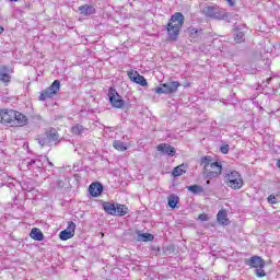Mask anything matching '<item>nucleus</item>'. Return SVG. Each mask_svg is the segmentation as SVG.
I'll return each mask as SVG.
<instances>
[{"label": "nucleus", "instance_id": "nucleus-1", "mask_svg": "<svg viewBox=\"0 0 280 280\" xmlns=\"http://www.w3.org/2000/svg\"><path fill=\"white\" fill-rule=\"evenodd\" d=\"M0 124L11 126V128H23L27 126V116L11 108L0 109Z\"/></svg>", "mask_w": 280, "mask_h": 280}, {"label": "nucleus", "instance_id": "nucleus-2", "mask_svg": "<svg viewBox=\"0 0 280 280\" xmlns=\"http://www.w3.org/2000/svg\"><path fill=\"white\" fill-rule=\"evenodd\" d=\"M183 25H185V15H183V13L175 12L173 15H171V19L166 24L168 43H176V40H178Z\"/></svg>", "mask_w": 280, "mask_h": 280}, {"label": "nucleus", "instance_id": "nucleus-3", "mask_svg": "<svg viewBox=\"0 0 280 280\" xmlns=\"http://www.w3.org/2000/svg\"><path fill=\"white\" fill-rule=\"evenodd\" d=\"M199 165L202 167L205 178L211 180L222 175V163L213 161V156L211 155L201 156Z\"/></svg>", "mask_w": 280, "mask_h": 280}, {"label": "nucleus", "instance_id": "nucleus-4", "mask_svg": "<svg viewBox=\"0 0 280 280\" xmlns=\"http://www.w3.org/2000/svg\"><path fill=\"white\" fill-rule=\"evenodd\" d=\"M223 183L233 191H240L244 187V177L241 172L230 170L223 174Z\"/></svg>", "mask_w": 280, "mask_h": 280}, {"label": "nucleus", "instance_id": "nucleus-5", "mask_svg": "<svg viewBox=\"0 0 280 280\" xmlns=\"http://www.w3.org/2000/svg\"><path fill=\"white\" fill-rule=\"evenodd\" d=\"M102 207L105 213H108V215H117L119 218H124V215H128V213H130L128 206L121 203H110L108 201H104Z\"/></svg>", "mask_w": 280, "mask_h": 280}, {"label": "nucleus", "instance_id": "nucleus-6", "mask_svg": "<svg viewBox=\"0 0 280 280\" xmlns=\"http://www.w3.org/2000/svg\"><path fill=\"white\" fill-rule=\"evenodd\" d=\"M246 266H249V268H255V275L258 278H264L266 277V271L264 270L266 266V260H264L259 256H252L249 259L245 260Z\"/></svg>", "mask_w": 280, "mask_h": 280}, {"label": "nucleus", "instance_id": "nucleus-7", "mask_svg": "<svg viewBox=\"0 0 280 280\" xmlns=\"http://www.w3.org/2000/svg\"><path fill=\"white\" fill-rule=\"evenodd\" d=\"M60 92V81L55 80L50 86L46 90H43L38 96L39 102H46V100H54L55 95H58Z\"/></svg>", "mask_w": 280, "mask_h": 280}, {"label": "nucleus", "instance_id": "nucleus-8", "mask_svg": "<svg viewBox=\"0 0 280 280\" xmlns=\"http://www.w3.org/2000/svg\"><path fill=\"white\" fill-rule=\"evenodd\" d=\"M180 88V82L178 81H172L170 83H163L161 86L155 88L154 92L158 95H172L173 93H176L178 89Z\"/></svg>", "mask_w": 280, "mask_h": 280}, {"label": "nucleus", "instance_id": "nucleus-9", "mask_svg": "<svg viewBox=\"0 0 280 280\" xmlns=\"http://www.w3.org/2000/svg\"><path fill=\"white\" fill-rule=\"evenodd\" d=\"M109 104L113 108L121 109L126 106V101L119 95V92L115 88L108 90Z\"/></svg>", "mask_w": 280, "mask_h": 280}, {"label": "nucleus", "instance_id": "nucleus-10", "mask_svg": "<svg viewBox=\"0 0 280 280\" xmlns=\"http://www.w3.org/2000/svg\"><path fill=\"white\" fill-rule=\"evenodd\" d=\"M127 75L131 82H135V84H140V86H148V80H145L144 75L139 74L138 71L129 70Z\"/></svg>", "mask_w": 280, "mask_h": 280}, {"label": "nucleus", "instance_id": "nucleus-11", "mask_svg": "<svg viewBox=\"0 0 280 280\" xmlns=\"http://www.w3.org/2000/svg\"><path fill=\"white\" fill-rule=\"evenodd\" d=\"M75 235V223L73 221L68 222V226L66 230L61 231L59 234L60 240L62 242H67V240H71Z\"/></svg>", "mask_w": 280, "mask_h": 280}, {"label": "nucleus", "instance_id": "nucleus-12", "mask_svg": "<svg viewBox=\"0 0 280 280\" xmlns=\"http://www.w3.org/2000/svg\"><path fill=\"white\" fill-rule=\"evenodd\" d=\"M10 73H14V70L8 68V66H0V82L8 85L12 81Z\"/></svg>", "mask_w": 280, "mask_h": 280}, {"label": "nucleus", "instance_id": "nucleus-13", "mask_svg": "<svg viewBox=\"0 0 280 280\" xmlns=\"http://www.w3.org/2000/svg\"><path fill=\"white\" fill-rule=\"evenodd\" d=\"M104 186L100 182H94L89 186V194L92 198H100V195L103 194Z\"/></svg>", "mask_w": 280, "mask_h": 280}, {"label": "nucleus", "instance_id": "nucleus-14", "mask_svg": "<svg viewBox=\"0 0 280 280\" xmlns=\"http://www.w3.org/2000/svg\"><path fill=\"white\" fill-rule=\"evenodd\" d=\"M158 152H161V154H167L168 156H175L176 155V149L172 147V144L167 143H160L156 147Z\"/></svg>", "mask_w": 280, "mask_h": 280}, {"label": "nucleus", "instance_id": "nucleus-15", "mask_svg": "<svg viewBox=\"0 0 280 280\" xmlns=\"http://www.w3.org/2000/svg\"><path fill=\"white\" fill-rule=\"evenodd\" d=\"M217 221L219 222V224H223L224 226L231 224V220H229V212H226V210L224 209L219 210L217 214Z\"/></svg>", "mask_w": 280, "mask_h": 280}, {"label": "nucleus", "instance_id": "nucleus-16", "mask_svg": "<svg viewBox=\"0 0 280 280\" xmlns=\"http://www.w3.org/2000/svg\"><path fill=\"white\" fill-rule=\"evenodd\" d=\"M180 202V197L176 194H171L167 197V205L171 209H178V203Z\"/></svg>", "mask_w": 280, "mask_h": 280}, {"label": "nucleus", "instance_id": "nucleus-17", "mask_svg": "<svg viewBox=\"0 0 280 280\" xmlns=\"http://www.w3.org/2000/svg\"><path fill=\"white\" fill-rule=\"evenodd\" d=\"M30 236L32 237V240H35V242H43V240H45V235L38 228H33L31 230Z\"/></svg>", "mask_w": 280, "mask_h": 280}, {"label": "nucleus", "instance_id": "nucleus-18", "mask_svg": "<svg viewBox=\"0 0 280 280\" xmlns=\"http://www.w3.org/2000/svg\"><path fill=\"white\" fill-rule=\"evenodd\" d=\"M79 11L83 16H91V14H95V7L89 5V4H83L79 7Z\"/></svg>", "mask_w": 280, "mask_h": 280}, {"label": "nucleus", "instance_id": "nucleus-19", "mask_svg": "<svg viewBox=\"0 0 280 280\" xmlns=\"http://www.w3.org/2000/svg\"><path fill=\"white\" fill-rule=\"evenodd\" d=\"M132 144L131 143H124L120 140H115L113 142V148L114 150H117L118 152H126V150H128V148H130Z\"/></svg>", "mask_w": 280, "mask_h": 280}, {"label": "nucleus", "instance_id": "nucleus-20", "mask_svg": "<svg viewBox=\"0 0 280 280\" xmlns=\"http://www.w3.org/2000/svg\"><path fill=\"white\" fill-rule=\"evenodd\" d=\"M187 173V166L185 164H180L173 168L172 175L176 178L178 176H183V174Z\"/></svg>", "mask_w": 280, "mask_h": 280}, {"label": "nucleus", "instance_id": "nucleus-21", "mask_svg": "<svg viewBox=\"0 0 280 280\" xmlns=\"http://www.w3.org/2000/svg\"><path fill=\"white\" fill-rule=\"evenodd\" d=\"M200 34H202V28H197V27H194V26L188 27L189 38L196 39V38H198V36H200Z\"/></svg>", "mask_w": 280, "mask_h": 280}, {"label": "nucleus", "instance_id": "nucleus-22", "mask_svg": "<svg viewBox=\"0 0 280 280\" xmlns=\"http://www.w3.org/2000/svg\"><path fill=\"white\" fill-rule=\"evenodd\" d=\"M46 136L48 137V141L50 143H56V141H58V139L60 138L56 129H50L49 131L46 132Z\"/></svg>", "mask_w": 280, "mask_h": 280}, {"label": "nucleus", "instance_id": "nucleus-23", "mask_svg": "<svg viewBox=\"0 0 280 280\" xmlns=\"http://www.w3.org/2000/svg\"><path fill=\"white\" fill-rule=\"evenodd\" d=\"M229 18V13H226L224 10L222 9H217L212 19H217L218 21H224V19Z\"/></svg>", "mask_w": 280, "mask_h": 280}, {"label": "nucleus", "instance_id": "nucleus-24", "mask_svg": "<svg viewBox=\"0 0 280 280\" xmlns=\"http://www.w3.org/2000/svg\"><path fill=\"white\" fill-rule=\"evenodd\" d=\"M153 241H154V235L150 233L138 234V242H153Z\"/></svg>", "mask_w": 280, "mask_h": 280}, {"label": "nucleus", "instance_id": "nucleus-25", "mask_svg": "<svg viewBox=\"0 0 280 280\" xmlns=\"http://www.w3.org/2000/svg\"><path fill=\"white\" fill-rule=\"evenodd\" d=\"M217 10H218V7H206L203 9V14H206V16H209L210 19H213V16H215Z\"/></svg>", "mask_w": 280, "mask_h": 280}, {"label": "nucleus", "instance_id": "nucleus-26", "mask_svg": "<svg viewBox=\"0 0 280 280\" xmlns=\"http://www.w3.org/2000/svg\"><path fill=\"white\" fill-rule=\"evenodd\" d=\"M71 132H72V135L80 136V135H82V132H84V127L80 124H77L71 127Z\"/></svg>", "mask_w": 280, "mask_h": 280}, {"label": "nucleus", "instance_id": "nucleus-27", "mask_svg": "<svg viewBox=\"0 0 280 280\" xmlns=\"http://www.w3.org/2000/svg\"><path fill=\"white\" fill-rule=\"evenodd\" d=\"M188 191H191V194H202L205 191V188L199 185H191L187 187Z\"/></svg>", "mask_w": 280, "mask_h": 280}, {"label": "nucleus", "instance_id": "nucleus-28", "mask_svg": "<svg viewBox=\"0 0 280 280\" xmlns=\"http://www.w3.org/2000/svg\"><path fill=\"white\" fill-rule=\"evenodd\" d=\"M37 141L42 148H45V145H49L51 142L49 141V138L47 136H40L37 138Z\"/></svg>", "mask_w": 280, "mask_h": 280}, {"label": "nucleus", "instance_id": "nucleus-29", "mask_svg": "<svg viewBox=\"0 0 280 280\" xmlns=\"http://www.w3.org/2000/svg\"><path fill=\"white\" fill-rule=\"evenodd\" d=\"M235 43L241 44L245 43L246 38L244 35V32H240L235 37H234Z\"/></svg>", "mask_w": 280, "mask_h": 280}, {"label": "nucleus", "instance_id": "nucleus-30", "mask_svg": "<svg viewBox=\"0 0 280 280\" xmlns=\"http://www.w3.org/2000/svg\"><path fill=\"white\" fill-rule=\"evenodd\" d=\"M267 200L270 205H277V197L275 195H269Z\"/></svg>", "mask_w": 280, "mask_h": 280}, {"label": "nucleus", "instance_id": "nucleus-31", "mask_svg": "<svg viewBox=\"0 0 280 280\" xmlns=\"http://www.w3.org/2000/svg\"><path fill=\"white\" fill-rule=\"evenodd\" d=\"M220 152L222 154H229V144H223L222 147H220Z\"/></svg>", "mask_w": 280, "mask_h": 280}, {"label": "nucleus", "instance_id": "nucleus-32", "mask_svg": "<svg viewBox=\"0 0 280 280\" xmlns=\"http://www.w3.org/2000/svg\"><path fill=\"white\" fill-rule=\"evenodd\" d=\"M198 218L201 222H207L209 220V215H207V213H201Z\"/></svg>", "mask_w": 280, "mask_h": 280}, {"label": "nucleus", "instance_id": "nucleus-33", "mask_svg": "<svg viewBox=\"0 0 280 280\" xmlns=\"http://www.w3.org/2000/svg\"><path fill=\"white\" fill-rule=\"evenodd\" d=\"M228 3L231 8L235 7V0H228Z\"/></svg>", "mask_w": 280, "mask_h": 280}, {"label": "nucleus", "instance_id": "nucleus-34", "mask_svg": "<svg viewBox=\"0 0 280 280\" xmlns=\"http://www.w3.org/2000/svg\"><path fill=\"white\" fill-rule=\"evenodd\" d=\"M3 32H5V28L0 25V36L2 35Z\"/></svg>", "mask_w": 280, "mask_h": 280}, {"label": "nucleus", "instance_id": "nucleus-35", "mask_svg": "<svg viewBox=\"0 0 280 280\" xmlns=\"http://www.w3.org/2000/svg\"><path fill=\"white\" fill-rule=\"evenodd\" d=\"M9 1L16 2V1H19V0H9Z\"/></svg>", "mask_w": 280, "mask_h": 280}]
</instances>
